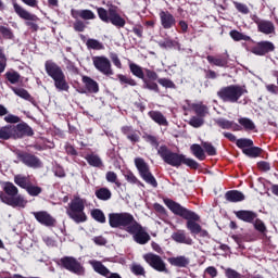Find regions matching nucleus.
<instances>
[{"label":"nucleus","instance_id":"27","mask_svg":"<svg viewBox=\"0 0 278 278\" xmlns=\"http://www.w3.org/2000/svg\"><path fill=\"white\" fill-rule=\"evenodd\" d=\"M206 60L208 64H212L213 66H218L219 68H227V66L229 65V60L223 56L207 55Z\"/></svg>","mask_w":278,"mask_h":278},{"label":"nucleus","instance_id":"31","mask_svg":"<svg viewBox=\"0 0 278 278\" xmlns=\"http://www.w3.org/2000/svg\"><path fill=\"white\" fill-rule=\"evenodd\" d=\"M226 201H229L230 203H238L240 201H244V193L238 191V190H231L226 192L225 194Z\"/></svg>","mask_w":278,"mask_h":278},{"label":"nucleus","instance_id":"33","mask_svg":"<svg viewBox=\"0 0 278 278\" xmlns=\"http://www.w3.org/2000/svg\"><path fill=\"white\" fill-rule=\"evenodd\" d=\"M168 262L172 266H177L178 268H186L190 264V258L186 256L169 257Z\"/></svg>","mask_w":278,"mask_h":278},{"label":"nucleus","instance_id":"46","mask_svg":"<svg viewBox=\"0 0 278 278\" xmlns=\"http://www.w3.org/2000/svg\"><path fill=\"white\" fill-rule=\"evenodd\" d=\"M189 125L199 129V127H203V125H205V118L199 115L192 116L189 121Z\"/></svg>","mask_w":278,"mask_h":278},{"label":"nucleus","instance_id":"59","mask_svg":"<svg viewBox=\"0 0 278 278\" xmlns=\"http://www.w3.org/2000/svg\"><path fill=\"white\" fill-rule=\"evenodd\" d=\"M253 225L256 231H260V233H266V225L264 222H262V219H254Z\"/></svg>","mask_w":278,"mask_h":278},{"label":"nucleus","instance_id":"40","mask_svg":"<svg viewBox=\"0 0 278 278\" xmlns=\"http://www.w3.org/2000/svg\"><path fill=\"white\" fill-rule=\"evenodd\" d=\"M230 38H232V40H235V42H240V40H244L245 42L251 41V36L244 35V33H240L236 29L230 30L229 33Z\"/></svg>","mask_w":278,"mask_h":278},{"label":"nucleus","instance_id":"41","mask_svg":"<svg viewBox=\"0 0 278 278\" xmlns=\"http://www.w3.org/2000/svg\"><path fill=\"white\" fill-rule=\"evenodd\" d=\"M5 79L9 84H18L21 81V74L18 72L11 70L4 74Z\"/></svg>","mask_w":278,"mask_h":278},{"label":"nucleus","instance_id":"6","mask_svg":"<svg viewBox=\"0 0 278 278\" xmlns=\"http://www.w3.org/2000/svg\"><path fill=\"white\" fill-rule=\"evenodd\" d=\"M86 200L81 198H74L66 210L67 216L74 220V223H86Z\"/></svg>","mask_w":278,"mask_h":278},{"label":"nucleus","instance_id":"60","mask_svg":"<svg viewBox=\"0 0 278 278\" xmlns=\"http://www.w3.org/2000/svg\"><path fill=\"white\" fill-rule=\"evenodd\" d=\"M177 45V41L172 40V39H165L164 41H160L159 46L162 49H173Z\"/></svg>","mask_w":278,"mask_h":278},{"label":"nucleus","instance_id":"5","mask_svg":"<svg viewBox=\"0 0 278 278\" xmlns=\"http://www.w3.org/2000/svg\"><path fill=\"white\" fill-rule=\"evenodd\" d=\"M247 87L240 85H229L217 91V97L224 103H238L243 94H247Z\"/></svg>","mask_w":278,"mask_h":278},{"label":"nucleus","instance_id":"24","mask_svg":"<svg viewBox=\"0 0 278 278\" xmlns=\"http://www.w3.org/2000/svg\"><path fill=\"white\" fill-rule=\"evenodd\" d=\"M122 134L126 136L127 140L131 141L132 144L140 142V132L131 126L122 127Z\"/></svg>","mask_w":278,"mask_h":278},{"label":"nucleus","instance_id":"3","mask_svg":"<svg viewBox=\"0 0 278 278\" xmlns=\"http://www.w3.org/2000/svg\"><path fill=\"white\" fill-rule=\"evenodd\" d=\"M3 192H0V200L11 207H26L27 200L18 193V188L14 184L7 181L2 186Z\"/></svg>","mask_w":278,"mask_h":278},{"label":"nucleus","instance_id":"61","mask_svg":"<svg viewBox=\"0 0 278 278\" xmlns=\"http://www.w3.org/2000/svg\"><path fill=\"white\" fill-rule=\"evenodd\" d=\"M202 147L207 155H216V148H214L211 142H202Z\"/></svg>","mask_w":278,"mask_h":278},{"label":"nucleus","instance_id":"48","mask_svg":"<svg viewBox=\"0 0 278 278\" xmlns=\"http://www.w3.org/2000/svg\"><path fill=\"white\" fill-rule=\"evenodd\" d=\"M117 79H119V84H122V86H136L137 83L136 80H134V78L129 77V76H125L123 74H118L117 75Z\"/></svg>","mask_w":278,"mask_h":278},{"label":"nucleus","instance_id":"15","mask_svg":"<svg viewBox=\"0 0 278 278\" xmlns=\"http://www.w3.org/2000/svg\"><path fill=\"white\" fill-rule=\"evenodd\" d=\"M16 155L17 160L23 162L28 168H42V161L38 156L27 152H18Z\"/></svg>","mask_w":278,"mask_h":278},{"label":"nucleus","instance_id":"54","mask_svg":"<svg viewBox=\"0 0 278 278\" xmlns=\"http://www.w3.org/2000/svg\"><path fill=\"white\" fill-rule=\"evenodd\" d=\"M26 192L30 195V197H38V194H40L42 192V188L38 187V186H34L31 185V182L28 185V187H26Z\"/></svg>","mask_w":278,"mask_h":278},{"label":"nucleus","instance_id":"29","mask_svg":"<svg viewBox=\"0 0 278 278\" xmlns=\"http://www.w3.org/2000/svg\"><path fill=\"white\" fill-rule=\"evenodd\" d=\"M215 123L222 129H233V131H240V126H238V124H236L233 121L220 117L215 119Z\"/></svg>","mask_w":278,"mask_h":278},{"label":"nucleus","instance_id":"57","mask_svg":"<svg viewBox=\"0 0 278 278\" xmlns=\"http://www.w3.org/2000/svg\"><path fill=\"white\" fill-rule=\"evenodd\" d=\"M0 34L7 40H12V38H14V33H12V29L5 26H0Z\"/></svg>","mask_w":278,"mask_h":278},{"label":"nucleus","instance_id":"23","mask_svg":"<svg viewBox=\"0 0 278 278\" xmlns=\"http://www.w3.org/2000/svg\"><path fill=\"white\" fill-rule=\"evenodd\" d=\"M257 25V30L261 31V34H265L266 36L270 34H275V24L267 20H257L255 21Z\"/></svg>","mask_w":278,"mask_h":278},{"label":"nucleus","instance_id":"50","mask_svg":"<svg viewBox=\"0 0 278 278\" xmlns=\"http://www.w3.org/2000/svg\"><path fill=\"white\" fill-rule=\"evenodd\" d=\"M98 16L103 23H110V11L104 8H97Z\"/></svg>","mask_w":278,"mask_h":278},{"label":"nucleus","instance_id":"39","mask_svg":"<svg viewBox=\"0 0 278 278\" xmlns=\"http://www.w3.org/2000/svg\"><path fill=\"white\" fill-rule=\"evenodd\" d=\"M191 153L197 157V160L203 161L205 160V151L200 144L193 143L190 147Z\"/></svg>","mask_w":278,"mask_h":278},{"label":"nucleus","instance_id":"25","mask_svg":"<svg viewBox=\"0 0 278 278\" xmlns=\"http://www.w3.org/2000/svg\"><path fill=\"white\" fill-rule=\"evenodd\" d=\"M237 218H239V220H243V223H254L255 219L257 218V213L253 212V211H237L236 213Z\"/></svg>","mask_w":278,"mask_h":278},{"label":"nucleus","instance_id":"1","mask_svg":"<svg viewBox=\"0 0 278 278\" xmlns=\"http://www.w3.org/2000/svg\"><path fill=\"white\" fill-rule=\"evenodd\" d=\"M157 155H160V157L163 160V162H165V164H168V166H174L175 168H179L181 164L189 166V168H199V163L197 161L188 159L184 154L173 152L166 146H161L157 149Z\"/></svg>","mask_w":278,"mask_h":278},{"label":"nucleus","instance_id":"2","mask_svg":"<svg viewBox=\"0 0 278 278\" xmlns=\"http://www.w3.org/2000/svg\"><path fill=\"white\" fill-rule=\"evenodd\" d=\"M45 68L48 77L53 79L55 89L59 92H68L71 86L66 80V75L64 74V71H62V67L58 65V63L48 60L45 63Z\"/></svg>","mask_w":278,"mask_h":278},{"label":"nucleus","instance_id":"63","mask_svg":"<svg viewBox=\"0 0 278 278\" xmlns=\"http://www.w3.org/2000/svg\"><path fill=\"white\" fill-rule=\"evenodd\" d=\"M275 77H277V85L268 84L265 86L267 92H269L270 94H278V75L275 74Z\"/></svg>","mask_w":278,"mask_h":278},{"label":"nucleus","instance_id":"14","mask_svg":"<svg viewBox=\"0 0 278 278\" xmlns=\"http://www.w3.org/2000/svg\"><path fill=\"white\" fill-rule=\"evenodd\" d=\"M128 233L132 236L137 244H147L151 240V236L149 235V232H147V230H144V227H142V225H140V223L138 222Z\"/></svg>","mask_w":278,"mask_h":278},{"label":"nucleus","instance_id":"7","mask_svg":"<svg viewBox=\"0 0 278 278\" xmlns=\"http://www.w3.org/2000/svg\"><path fill=\"white\" fill-rule=\"evenodd\" d=\"M135 166L143 181L152 186V188H157V180L155 176L151 173V167H149V163L144 161L142 157L135 159Z\"/></svg>","mask_w":278,"mask_h":278},{"label":"nucleus","instance_id":"9","mask_svg":"<svg viewBox=\"0 0 278 278\" xmlns=\"http://www.w3.org/2000/svg\"><path fill=\"white\" fill-rule=\"evenodd\" d=\"M129 68H130V73L135 77H138V79H142L143 88L146 90H152L153 92H160V87L157 86V83L150 81L144 76V68H142L140 65H138L136 63H130Z\"/></svg>","mask_w":278,"mask_h":278},{"label":"nucleus","instance_id":"43","mask_svg":"<svg viewBox=\"0 0 278 278\" xmlns=\"http://www.w3.org/2000/svg\"><path fill=\"white\" fill-rule=\"evenodd\" d=\"M86 47H87V49H92L93 51H101V50L105 49L103 43L97 39H88L86 41Z\"/></svg>","mask_w":278,"mask_h":278},{"label":"nucleus","instance_id":"11","mask_svg":"<svg viewBox=\"0 0 278 278\" xmlns=\"http://www.w3.org/2000/svg\"><path fill=\"white\" fill-rule=\"evenodd\" d=\"M165 205L173 212V214H176L177 216H181L182 218H199V215L192 211H188V208L181 206V204L170 200L165 199L164 200Z\"/></svg>","mask_w":278,"mask_h":278},{"label":"nucleus","instance_id":"21","mask_svg":"<svg viewBox=\"0 0 278 278\" xmlns=\"http://www.w3.org/2000/svg\"><path fill=\"white\" fill-rule=\"evenodd\" d=\"M160 18H161V25L163 29H170L175 27L177 21L175 20V16L170 14L168 11H161L160 12Z\"/></svg>","mask_w":278,"mask_h":278},{"label":"nucleus","instance_id":"10","mask_svg":"<svg viewBox=\"0 0 278 278\" xmlns=\"http://www.w3.org/2000/svg\"><path fill=\"white\" fill-rule=\"evenodd\" d=\"M60 264L62 268H65V270H68L70 273H73L74 275H86V268L77 258L73 256H64L60 260Z\"/></svg>","mask_w":278,"mask_h":278},{"label":"nucleus","instance_id":"44","mask_svg":"<svg viewBox=\"0 0 278 278\" xmlns=\"http://www.w3.org/2000/svg\"><path fill=\"white\" fill-rule=\"evenodd\" d=\"M124 177H125L126 181H128V184L141 186L142 188H144V184H142V181H140L138 179V177H136V175L132 174L131 170L124 173Z\"/></svg>","mask_w":278,"mask_h":278},{"label":"nucleus","instance_id":"35","mask_svg":"<svg viewBox=\"0 0 278 278\" xmlns=\"http://www.w3.org/2000/svg\"><path fill=\"white\" fill-rule=\"evenodd\" d=\"M11 90L14 92V94L21 97V99H25V101H31V103L36 105L34 98H31V94H29V92L26 89L11 87Z\"/></svg>","mask_w":278,"mask_h":278},{"label":"nucleus","instance_id":"16","mask_svg":"<svg viewBox=\"0 0 278 278\" xmlns=\"http://www.w3.org/2000/svg\"><path fill=\"white\" fill-rule=\"evenodd\" d=\"M90 266L93 268L94 273L101 275V277L105 278H123L118 275V273H111L105 265L101 261L90 260Z\"/></svg>","mask_w":278,"mask_h":278},{"label":"nucleus","instance_id":"52","mask_svg":"<svg viewBox=\"0 0 278 278\" xmlns=\"http://www.w3.org/2000/svg\"><path fill=\"white\" fill-rule=\"evenodd\" d=\"M91 216L98 223H105V214H103V211L99 208H94L93 211H91Z\"/></svg>","mask_w":278,"mask_h":278},{"label":"nucleus","instance_id":"36","mask_svg":"<svg viewBox=\"0 0 278 278\" xmlns=\"http://www.w3.org/2000/svg\"><path fill=\"white\" fill-rule=\"evenodd\" d=\"M85 159L89 166H93L94 168H101L103 166V161L97 154H87Z\"/></svg>","mask_w":278,"mask_h":278},{"label":"nucleus","instance_id":"64","mask_svg":"<svg viewBox=\"0 0 278 278\" xmlns=\"http://www.w3.org/2000/svg\"><path fill=\"white\" fill-rule=\"evenodd\" d=\"M225 275L227 278H242V274L236 271L232 268H226L225 269Z\"/></svg>","mask_w":278,"mask_h":278},{"label":"nucleus","instance_id":"13","mask_svg":"<svg viewBox=\"0 0 278 278\" xmlns=\"http://www.w3.org/2000/svg\"><path fill=\"white\" fill-rule=\"evenodd\" d=\"M143 260H146L147 264L151 266L154 270H157V273H168V269L166 268V263L160 255H156L154 253H148L143 255Z\"/></svg>","mask_w":278,"mask_h":278},{"label":"nucleus","instance_id":"47","mask_svg":"<svg viewBox=\"0 0 278 278\" xmlns=\"http://www.w3.org/2000/svg\"><path fill=\"white\" fill-rule=\"evenodd\" d=\"M143 140H146L154 149H160V139L153 135L144 134Z\"/></svg>","mask_w":278,"mask_h":278},{"label":"nucleus","instance_id":"8","mask_svg":"<svg viewBox=\"0 0 278 278\" xmlns=\"http://www.w3.org/2000/svg\"><path fill=\"white\" fill-rule=\"evenodd\" d=\"M13 9L15 14L20 16V18H23L25 22V25L31 29V31H38V18L36 14L29 13V11L25 10V8L21 7V4L13 2Z\"/></svg>","mask_w":278,"mask_h":278},{"label":"nucleus","instance_id":"18","mask_svg":"<svg viewBox=\"0 0 278 278\" xmlns=\"http://www.w3.org/2000/svg\"><path fill=\"white\" fill-rule=\"evenodd\" d=\"M270 51H275V45L270 41H261L251 49L254 55H266V53H270Z\"/></svg>","mask_w":278,"mask_h":278},{"label":"nucleus","instance_id":"30","mask_svg":"<svg viewBox=\"0 0 278 278\" xmlns=\"http://www.w3.org/2000/svg\"><path fill=\"white\" fill-rule=\"evenodd\" d=\"M83 84H85V88L88 92H91L92 94H97V92H99V83L89 76H83Z\"/></svg>","mask_w":278,"mask_h":278},{"label":"nucleus","instance_id":"56","mask_svg":"<svg viewBox=\"0 0 278 278\" xmlns=\"http://www.w3.org/2000/svg\"><path fill=\"white\" fill-rule=\"evenodd\" d=\"M80 18H83V21H94V18H97V15L94 14V12L86 9L81 10Z\"/></svg>","mask_w":278,"mask_h":278},{"label":"nucleus","instance_id":"12","mask_svg":"<svg viewBox=\"0 0 278 278\" xmlns=\"http://www.w3.org/2000/svg\"><path fill=\"white\" fill-rule=\"evenodd\" d=\"M92 63L94 68H97L102 75H105L106 77L114 75V70H112V62H110L108 56H92Z\"/></svg>","mask_w":278,"mask_h":278},{"label":"nucleus","instance_id":"17","mask_svg":"<svg viewBox=\"0 0 278 278\" xmlns=\"http://www.w3.org/2000/svg\"><path fill=\"white\" fill-rule=\"evenodd\" d=\"M33 216L43 227H55L58 220L47 211L33 212Z\"/></svg>","mask_w":278,"mask_h":278},{"label":"nucleus","instance_id":"32","mask_svg":"<svg viewBox=\"0 0 278 278\" xmlns=\"http://www.w3.org/2000/svg\"><path fill=\"white\" fill-rule=\"evenodd\" d=\"M200 216L198 215V218H185L187 220V229L190 230V233L192 236H199V231H201V225L197 224L198 220H200Z\"/></svg>","mask_w":278,"mask_h":278},{"label":"nucleus","instance_id":"58","mask_svg":"<svg viewBox=\"0 0 278 278\" xmlns=\"http://www.w3.org/2000/svg\"><path fill=\"white\" fill-rule=\"evenodd\" d=\"M105 179L106 181H109V184H115L116 186H121V184H118V175H116V173L114 172H108L105 174Z\"/></svg>","mask_w":278,"mask_h":278},{"label":"nucleus","instance_id":"62","mask_svg":"<svg viewBox=\"0 0 278 278\" xmlns=\"http://www.w3.org/2000/svg\"><path fill=\"white\" fill-rule=\"evenodd\" d=\"M157 83L160 86H163V88H175V83L168 78H159Z\"/></svg>","mask_w":278,"mask_h":278},{"label":"nucleus","instance_id":"55","mask_svg":"<svg viewBox=\"0 0 278 278\" xmlns=\"http://www.w3.org/2000/svg\"><path fill=\"white\" fill-rule=\"evenodd\" d=\"M237 12H240V14H249L251 10H249V7L242 2L232 1Z\"/></svg>","mask_w":278,"mask_h":278},{"label":"nucleus","instance_id":"26","mask_svg":"<svg viewBox=\"0 0 278 278\" xmlns=\"http://www.w3.org/2000/svg\"><path fill=\"white\" fill-rule=\"evenodd\" d=\"M148 116H150L151 119L156 123V125H161L163 127H168V119H166V116L162 114L160 111H150L148 113Z\"/></svg>","mask_w":278,"mask_h":278},{"label":"nucleus","instance_id":"19","mask_svg":"<svg viewBox=\"0 0 278 278\" xmlns=\"http://www.w3.org/2000/svg\"><path fill=\"white\" fill-rule=\"evenodd\" d=\"M109 14H110L109 23H112L114 27H117L118 29L125 27L126 25L125 18H123L121 14H118V11H116L115 7H111L109 9Z\"/></svg>","mask_w":278,"mask_h":278},{"label":"nucleus","instance_id":"4","mask_svg":"<svg viewBox=\"0 0 278 278\" xmlns=\"http://www.w3.org/2000/svg\"><path fill=\"white\" fill-rule=\"evenodd\" d=\"M137 223L136 217L128 212L109 214V224L113 229H124V231L129 233Z\"/></svg>","mask_w":278,"mask_h":278},{"label":"nucleus","instance_id":"22","mask_svg":"<svg viewBox=\"0 0 278 278\" xmlns=\"http://www.w3.org/2000/svg\"><path fill=\"white\" fill-rule=\"evenodd\" d=\"M172 240H174V242H177L178 244H187L189 247H192V244H194L192 238L186 235V230H177L173 232Z\"/></svg>","mask_w":278,"mask_h":278},{"label":"nucleus","instance_id":"28","mask_svg":"<svg viewBox=\"0 0 278 278\" xmlns=\"http://www.w3.org/2000/svg\"><path fill=\"white\" fill-rule=\"evenodd\" d=\"M189 106L190 110H192V112L197 114V116H200L202 118H205V115L210 114V109L207 108V105L203 104V102L192 103Z\"/></svg>","mask_w":278,"mask_h":278},{"label":"nucleus","instance_id":"49","mask_svg":"<svg viewBox=\"0 0 278 278\" xmlns=\"http://www.w3.org/2000/svg\"><path fill=\"white\" fill-rule=\"evenodd\" d=\"M143 75H146V79H148V81H152V84H155V81L160 79L157 73L153 70L143 68Z\"/></svg>","mask_w":278,"mask_h":278},{"label":"nucleus","instance_id":"34","mask_svg":"<svg viewBox=\"0 0 278 278\" xmlns=\"http://www.w3.org/2000/svg\"><path fill=\"white\" fill-rule=\"evenodd\" d=\"M14 138V125H7L0 128V140Z\"/></svg>","mask_w":278,"mask_h":278},{"label":"nucleus","instance_id":"38","mask_svg":"<svg viewBox=\"0 0 278 278\" xmlns=\"http://www.w3.org/2000/svg\"><path fill=\"white\" fill-rule=\"evenodd\" d=\"M238 123L245 131H255L256 129L255 123L251 118L241 117L238 119Z\"/></svg>","mask_w":278,"mask_h":278},{"label":"nucleus","instance_id":"51","mask_svg":"<svg viewBox=\"0 0 278 278\" xmlns=\"http://www.w3.org/2000/svg\"><path fill=\"white\" fill-rule=\"evenodd\" d=\"M236 144L239 149H242V151H244V149H247L249 147H253V140L247 139V138H241V139L237 140Z\"/></svg>","mask_w":278,"mask_h":278},{"label":"nucleus","instance_id":"45","mask_svg":"<svg viewBox=\"0 0 278 278\" xmlns=\"http://www.w3.org/2000/svg\"><path fill=\"white\" fill-rule=\"evenodd\" d=\"M242 153L248 155V157H260V155H262V150L252 146L251 148L243 149Z\"/></svg>","mask_w":278,"mask_h":278},{"label":"nucleus","instance_id":"20","mask_svg":"<svg viewBox=\"0 0 278 278\" xmlns=\"http://www.w3.org/2000/svg\"><path fill=\"white\" fill-rule=\"evenodd\" d=\"M33 134L34 130L27 124H17L16 126L13 125L14 140L25 136H31Z\"/></svg>","mask_w":278,"mask_h":278},{"label":"nucleus","instance_id":"53","mask_svg":"<svg viewBox=\"0 0 278 278\" xmlns=\"http://www.w3.org/2000/svg\"><path fill=\"white\" fill-rule=\"evenodd\" d=\"M130 271L132 273V275L136 276H144V267H142V265L138 264V263H132L130 265Z\"/></svg>","mask_w":278,"mask_h":278},{"label":"nucleus","instance_id":"42","mask_svg":"<svg viewBox=\"0 0 278 278\" xmlns=\"http://www.w3.org/2000/svg\"><path fill=\"white\" fill-rule=\"evenodd\" d=\"M96 197L100 201H110L112 199V191L108 188H100L96 190Z\"/></svg>","mask_w":278,"mask_h":278},{"label":"nucleus","instance_id":"37","mask_svg":"<svg viewBox=\"0 0 278 278\" xmlns=\"http://www.w3.org/2000/svg\"><path fill=\"white\" fill-rule=\"evenodd\" d=\"M14 184H16V186H18L20 188L26 190L31 181H29V177L18 174L14 176Z\"/></svg>","mask_w":278,"mask_h":278}]
</instances>
